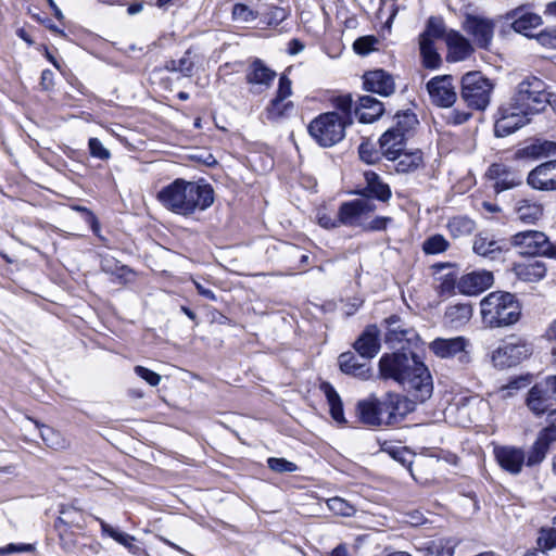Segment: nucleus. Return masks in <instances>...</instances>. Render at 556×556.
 <instances>
[{
    "mask_svg": "<svg viewBox=\"0 0 556 556\" xmlns=\"http://www.w3.org/2000/svg\"><path fill=\"white\" fill-rule=\"evenodd\" d=\"M380 331L376 325H369L354 343L355 351L365 358L375 357L380 350Z\"/></svg>",
    "mask_w": 556,
    "mask_h": 556,
    "instance_id": "obj_25",
    "label": "nucleus"
},
{
    "mask_svg": "<svg viewBox=\"0 0 556 556\" xmlns=\"http://www.w3.org/2000/svg\"><path fill=\"white\" fill-rule=\"evenodd\" d=\"M379 372L383 379H393L403 386L418 402H425L432 394L430 372L414 353L382 355L379 361Z\"/></svg>",
    "mask_w": 556,
    "mask_h": 556,
    "instance_id": "obj_1",
    "label": "nucleus"
},
{
    "mask_svg": "<svg viewBox=\"0 0 556 556\" xmlns=\"http://www.w3.org/2000/svg\"><path fill=\"white\" fill-rule=\"evenodd\" d=\"M317 222L318 224L326 228V229H332V228H337L340 226V223H339V213L337 214V216L334 218H332L331 216H329L326 212H323V211H319L317 213Z\"/></svg>",
    "mask_w": 556,
    "mask_h": 556,
    "instance_id": "obj_63",
    "label": "nucleus"
},
{
    "mask_svg": "<svg viewBox=\"0 0 556 556\" xmlns=\"http://www.w3.org/2000/svg\"><path fill=\"white\" fill-rule=\"evenodd\" d=\"M418 124L416 115L412 112L397 113L394 116V124L387 130L403 135V138L407 139L410 131Z\"/></svg>",
    "mask_w": 556,
    "mask_h": 556,
    "instance_id": "obj_39",
    "label": "nucleus"
},
{
    "mask_svg": "<svg viewBox=\"0 0 556 556\" xmlns=\"http://www.w3.org/2000/svg\"><path fill=\"white\" fill-rule=\"evenodd\" d=\"M536 544L542 552L549 551L556 547V529H541L536 540Z\"/></svg>",
    "mask_w": 556,
    "mask_h": 556,
    "instance_id": "obj_52",
    "label": "nucleus"
},
{
    "mask_svg": "<svg viewBox=\"0 0 556 556\" xmlns=\"http://www.w3.org/2000/svg\"><path fill=\"white\" fill-rule=\"evenodd\" d=\"M482 323L489 328H503L516 324L521 307L509 292H491L480 302Z\"/></svg>",
    "mask_w": 556,
    "mask_h": 556,
    "instance_id": "obj_3",
    "label": "nucleus"
},
{
    "mask_svg": "<svg viewBox=\"0 0 556 556\" xmlns=\"http://www.w3.org/2000/svg\"><path fill=\"white\" fill-rule=\"evenodd\" d=\"M336 112L339 113L340 119H343L348 126L353 123V100L350 94L339 96L332 101Z\"/></svg>",
    "mask_w": 556,
    "mask_h": 556,
    "instance_id": "obj_44",
    "label": "nucleus"
},
{
    "mask_svg": "<svg viewBox=\"0 0 556 556\" xmlns=\"http://www.w3.org/2000/svg\"><path fill=\"white\" fill-rule=\"evenodd\" d=\"M156 199L166 210L188 217L205 211L214 203V189L204 180L177 178L162 188Z\"/></svg>",
    "mask_w": 556,
    "mask_h": 556,
    "instance_id": "obj_2",
    "label": "nucleus"
},
{
    "mask_svg": "<svg viewBox=\"0 0 556 556\" xmlns=\"http://www.w3.org/2000/svg\"><path fill=\"white\" fill-rule=\"evenodd\" d=\"M515 213L520 222L533 224L542 216L543 207L538 202L522 199L516 202Z\"/></svg>",
    "mask_w": 556,
    "mask_h": 556,
    "instance_id": "obj_34",
    "label": "nucleus"
},
{
    "mask_svg": "<svg viewBox=\"0 0 556 556\" xmlns=\"http://www.w3.org/2000/svg\"><path fill=\"white\" fill-rule=\"evenodd\" d=\"M343 119L338 112H326L315 117L307 127L311 137L324 148H329L340 142L345 137Z\"/></svg>",
    "mask_w": 556,
    "mask_h": 556,
    "instance_id": "obj_5",
    "label": "nucleus"
},
{
    "mask_svg": "<svg viewBox=\"0 0 556 556\" xmlns=\"http://www.w3.org/2000/svg\"><path fill=\"white\" fill-rule=\"evenodd\" d=\"M292 83L287 75L282 74L279 78L276 96L266 106L265 113L269 121H278L291 115L294 104L288 98L292 94Z\"/></svg>",
    "mask_w": 556,
    "mask_h": 556,
    "instance_id": "obj_11",
    "label": "nucleus"
},
{
    "mask_svg": "<svg viewBox=\"0 0 556 556\" xmlns=\"http://www.w3.org/2000/svg\"><path fill=\"white\" fill-rule=\"evenodd\" d=\"M364 88L382 97L391 96L395 90L393 77L383 70H376L364 75Z\"/></svg>",
    "mask_w": 556,
    "mask_h": 556,
    "instance_id": "obj_23",
    "label": "nucleus"
},
{
    "mask_svg": "<svg viewBox=\"0 0 556 556\" xmlns=\"http://www.w3.org/2000/svg\"><path fill=\"white\" fill-rule=\"evenodd\" d=\"M406 139L403 135L393 131H384L379 139V148L382 156L389 161L394 160L401 152L404 151Z\"/></svg>",
    "mask_w": 556,
    "mask_h": 556,
    "instance_id": "obj_31",
    "label": "nucleus"
},
{
    "mask_svg": "<svg viewBox=\"0 0 556 556\" xmlns=\"http://www.w3.org/2000/svg\"><path fill=\"white\" fill-rule=\"evenodd\" d=\"M194 67L192 51L187 50L179 60H170L166 64V68L173 72H179L184 76H190Z\"/></svg>",
    "mask_w": 556,
    "mask_h": 556,
    "instance_id": "obj_43",
    "label": "nucleus"
},
{
    "mask_svg": "<svg viewBox=\"0 0 556 556\" xmlns=\"http://www.w3.org/2000/svg\"><path fill=\"white\" fill-rule=\"evenodd\" d=\"M135 372L138 377L146 380L150 386L156 387L161 381V376L143 366H136Z\"/></svg>",
    "mask_w": 556,
    "mask_h": 556,
    "instance_id": "obj_58",
    "label": "nucleus"
},
{
    "mask_svg": "<svg viewBox=\"0 0 556 556\" xmlns=\"http://www.w3.org/2000/svg\"><path fill=\"white\" fill-rule=\"evenodd\" d=\"M446 228L450 235L457 239L471 235L476 228V224L471 218L458 215L447 220Z\"/></svg>",
    "mask_w": 556,
    "mask_h": 556,
    "instance_id": "obj_38",
    "label": "nucleus"
},
{
    "mask_svg": "<svg viewBox=\"0 0 556 556\" xmlns=\"http://www.w3.org/2000/svg\"><path fill=\"white\" fill-rule=\"evenodd\" d=\"M260 17L269 26H277L287 18V11L283 8L269 4L260 5Z\"/></svg>",
    "mask_w": 556,
    "mask_h": 556,
    "instance_id": "obj_41",
    "label": "nucleus"
},
{
    "mask_svg": "<svg viewBox=\"0 0 556 556\" xmlns=\"http://www.w3.org/2000/svg\"><path fill=\"white\" fill-rule=\"evenodd\" d=\"M359 157L366 162L367 164H375L380 160L381 151L377 150L375 146L369 142L365 141L362 142L358 148Z\"/></svg>",
    "mask_w": 556,
    "mask_h": 556,
    "instance_id": "obj_53",
    "label": "nucleus"
},
{
    "mask_svg": "<svg viewBox=\"0 0 556 556\" xmlns=\"http://www.w3.org/2000/svg\"><path fill=\"white\" fill-rule=\"evenodd\" d=\"M88 146L91 156L100 160L110 159V151L102 144V142L98 138H90Z\"/></svg>",
    "mask_w": 556,
    "mask_h": 556,
    "instance_id": "obj_56",
    "label": "nucleus"
},
{
    "mask_svg": "<svg viewBox=\"0 0 556 556\" xmlns=\"http://www.w3.org/2000/svg\"><path fill=\"white\" fill-rule=\"evenodd\" d=\"M328 508L336 515L350 517L355 514V508L341 497H332L327 501Z\"/></svg>",
    "mask_w": 556,
    "mask_h": 556,
    "instance_id": "obj_51",
    "label": "nucleus"
},
{
    "mask_svg": "<svg viewBox=\"0 0 556 556\" xmlns=\"http://www.w3.org/2000/svg\"><path fill=\"white\" fill-rule=\"evenodd\" d=\"M494 84L481 72H468L462 78L460 97L471 109L483 111L490 103Z\"/></svg>",
    "mask_w": 556,
    "mask_h": 556,
    "instance_id": "obj_6",
    "label": "nucleus"
},
{
    "mask_svg": "<svg viewBox=\"0 0 556 556\" xmlns=\"http://www.w3.org/2000/svg\"><path fill=\"white\" fill-rule=\"evenodd\" d=\"M387 332L386 343L395 349L397 345L406 342L408 345L418 339V334L414 329L404 328L401 319L396 315H392L386 319Z\"/></svg>",
    "mask_w": 556,
    "mask_h": 556,
    "instance_id": "obj_21",
    "label": "nucleus"
},
{
    "mask_svg": "<svg viewBox=\"0 0 556 556\" xmlns=\"http://www.w3.org/2000/svg\"><path fill=\"white\" fill-rule=\"evenodd\" d=\"M471 116V113L469 112H466V111H457V110H454L452 112L448 113L447 115V123L450 124H453V125H460L465 122H467Z\"/></svg>",
    "mask_w": 556,
    "mask_h": 556,
    "instance_id": "obj_64",
    "label": "nucleus"
},
{
    "mask_svg": "<svg viewBox=\"0 0 556 556\" xmlns=\"http://www.w3.org/2000/svg\"><path fill=\"white\" fill-rule=\"evenodd\" d=\"M268 467L275 472H293L298 470V466L286 458L270 457L267 460Z\"/></svg>",
    "mask_w": 556,
    "mask_h": 556,
    "instance_id": "obj_54",
    "label": "nucleus"
},
{
    "mask_svg": "<svg viewBox=\"0 0 556 556\" xmlns=\"http://www.w3.org/2000/svg\"><path fill=\"white\" fill-rule=\"evenodd\" d=\"M547 452L548 448L543 443L534 441L528 453H526V466L533 467L541 464L545 459Z\"/></svg>",
    "mask_w": 556,
    "mask_h": 556,
    "instance_id": "obj_50",
    "label": "nucleus"
},
{
    "mask_svg": "<svg viewBox=\"0 0 556 556\" xmlns=\"http://www.w3.org/2000/svg\"><path fill=\"white\" fill-rule=\"evenodd\" d=\"M531 354L530 343L519 338H513L491 353V362L495 368L504 369L516 366Z\"/></svg>",
    "mask_w": 556,
    "mask_h": 556,
    "instance_id": "obj_7",
    "label": "nucleus"
},
{
    "mask_svg": "<svg viewBox=\"0 0 556 556\" xmlns=\"http://www.w3.org/2000/svg\"><path fill=\"white\" fill-rule=\"evenodd\" d=\"M431 101L439 105L448 108L456 101V92L451 76H437L427 84Z\"/></svg>",
    "mask_w": 556,
    "mask_h": 556,
    "instance_id": "obj_14",
    "label": "nucleus"
},
{
    "mask_svg": "<svg viewBox=\"0 0 556 556\" xmlns=\"http://www.w3.org/2000/svg\"><path fill=\"white\" fill-rule=\"evenodd\" d=\"M486 176L494 181L493 189L496 193L510 190L522 182L520 173L504 164H492L486 172Z\"/></svg>",
    "mask_w": 556,
    "mask_h": 556,
    "instance_id": "obj_15",
    "label": "nucleus"
},
{
    "mask_svg": "<svg viewBox=\"0 0 556 556\" xmlns=\"http://www.w3.org/2000/svg\"><path fill=\"white\" fill-rule=\"evenodd\" d=\"M498 466L510 475H519L526 466V452L521 447L503 445L494 447Z\"/></svg>",
    "mask_w": 556,
    "mask_h": 556,
    "instance_id": "obj_13",
    "label": "nucleus"
},
{
    "mask_svg": "<svg viewBox=\"0 0 556 556\" xmlns=\"http://www.w3.org/2000/svg\"><path fill=\"white\" fill-rule=\"evenodd\" d=\"M457 287L456 276L454 274H446L440 277L438 290L440 294L451 293Z\"/></svg>",
    "mask_w": 556,
    "mask_h": 556,
    "instance_id": "obj_62",
    "label": "nucleus"
},
{
    "mask_svg": "<svg viewBox=\"0 0 556 556\" xmlns=\"http://www.w3.org/2000/svg\"><path fill=\"white\" fill-rule=\"evenodd\" d=\"M366 186L356 190L354 193L361 198H375L379 201L387 202L391 198V189L384 184L379 175L375 172H366L364 174Z\"/></svg>",
    "mask_w": 556,
    "mask_h": 556,
    "instance_id": "obj_26",
    "label": "nucleus"
},
{
    "mask_svg": "<svg viewBox=\"0 0 556 556\" xmlns=\"http://www.w3.org/2000/svg\"><path fill=\"white\" fill-rule=\"evenodd\" d=\"M450 248V242L442 235H433L422 242V251L428 255H434L445 252Z\"/></svg>",
    "mask_w": 556,
    "mask_h": 556,
    "instance_id": "obj_46",
    "label": "nucleus"
},
{
    "mask_svg": "<svg viewBox=\"0 0 556 556\" xmlns=\"http://www.w3.org/2000/svg\"><path fill=\"white\" fill-rule=\"evenodd\" d=\"M510 244L522 255L538 256L548 249V237L539 230H525L510 238Z\"/></svg>",
    "mask_w": 556,
    "mask_h": 556,
    "instance_id": "obj_12",
    "label": "nucleus"
},
{
    "mask_svg": "<svg viewBox=\"0 0 556 556\" xmlns=\"http://www.w3.org/2000/svg\"><path fill=\"white\" fill-rule=\"evenodd\" d=\"M384 112L383 103L371 96H363L355 108V115L361 123H372Z\"/></svg>",
    "mask_w": 556,
    "mask_h": 556,
    "instance_id": "obj_30",
    "label": "nucleus"
},
{
    "mask_svg": "<svg viewBox=\"0 0 556 556\" xmlns=\"http://www.w3.org/2000/svg\"><path fill=\"white\" fill-rule=\"evenodd\" d=\"M549 92L545 81L536 76L525 77L516 87L510 101L529 115L542 112L548 102Z\"/></svg>",
    "mask_w": 556,
    "mask_h": 556,
    "instance_id": "obj_4",
    "label": "nucleus"
},
{
    "mask_svg": "<svg viewBox=\"0 0 556 556\" xmlns=\"http://www.w3.org/2000/svg\"><path fill=\"white\" fill-rule=\"evenodd\" d=\"M383 400L368 399L359 401L357 404V415L359 420L368 426L387 425L384 415Z\"/></svg>",
    "mask_w": 556,
    "mask_h": 556,
    "instance_id": "obj_24",
    "label": "nucleus"
},
{
    "mask_svg": "<svg viewBox=\"0 0 556 556\" xmlns=\"http://www.w3.org/2000/svg\"><path fill=\"white\" fill-rule=\"evenodd\" d=\"M101 268L103 271L117 275L118 277H123L126 271H129L126 266L119 265V263L113 257H103L101 261Z\"/></svg>",
    "mask_w": 556,
    "mask_h": 556,
    "instance_id": "obj_55",
    "label": "nucleus"
},
{
    "mask_svg": "<svg viewBox=\"0 0 556 556\" xmlns=\"http://www.w3.org/2000/svg\"><path fill=\"white\" fill-rule=\"evenodd\" d=\"M470 340L458 336L454 338H437L429 343V350L439 358L458 357V362L467 365L471 362Z\"/></svg>",
    "mask_w": 556,
    "mask_h": 556,
    "instance_id": "obj_8",
    "label": "nucleus"
},
{
    "mask_svg": "<svg viewBox=\"0 0 556 556\" xmlns=\"http://www.w3.org/2000/svg\"><path fill=\"white\" fill-rule=\"evenodd\" d=\"M473 314L470 303L451 304L445 308L442 323L450 329H459L467 325Z\"/></svg>",
    "mask_w": 556,
    "mask_h": 556,
    "instance_id": "obj_27",
    "label": "nucleus"
},
{
    "mask_svg": "<svg viewBox=\"0 0 556 556\" xmlns=\"http://www.w3.org/2000/svg\"><path fill=\"white\" fill-rule=\"evenodd\" d=\"M40 437L48 447L62 450L67 446V442L62 434L50 427L42 426Z\"/></svg>",
    "mask_w": 556,
    "mask_h": 556,
    "instance_id": "obj_48",
    "label": "nucleus"
},
{
    "mask_svg": "<svg viewBox=\"0 0 556 556\" xmlns=\"http://www.w3.org/2000/svg\"><path fill=\"white\" fill-rule=\"evenodd\" d=\"M528 184L538 190H556V160L545 162L533 168L527 178Z\"/></svg>",
    "mask_w": 556,
    "mask_h": 556,
    "instance_id": "obj_19",
    "label": "nucleus"
},
{
    "mask_svg": "<svg viewBox=\"0 0 556 556\" xmlns=\"http://www.w3.org/2000/svg\"><path fill=\"white\" fill-rule=\"evenodd\" d=\"M390 222H391L390 217H383V216H376L370 220L368 218L363 230L364 231L384 230Z\"/></svg>",
    "mask_w": 556,
    "mask_h": 556,
    "instance_id": "obj_60",
    "label": "nucleus"
},
{
    "mask_svg": "<svg viewBox=\"0 0 556 556\" xmlns=\"http://www.w3.org/2000/svg\"><path fill=\"white\" fill-rule=\"evenodd\" d=\"M320 390L327 399L331 417L339 424L345 422L341 397L332 384L324 381L320 383Z\"/></svg>",
    "mask_w": 556,
    "mask_h": 556,
    "instance_id": "obj_35",
    "label": "nucleus"
},
{
    "mask_svg": "<svg viewBox=\"0 0 556 556\" xmlns=\"http://www.w3.org/2000/svg\"><path fill=\"white\" fill-rule=\"evenodd\" d=\"M394 168L397 173L407 174L415 172L424 164V156L420 150L403 151L394 160Z\"/></svg>",
    "mask_w": 556,
    "mask_h": 556,
    "instance_id": "obj_33",
    "label": "nucleus"
},
{
    "mask_svg": "<svg viewBox=\"0 0 556 556\" xmlns=\"http://www.w3.org/2000/svg\"><path fill=\"white\" fill-rule=\"evenodd\" d=\"M505 18L511 21V27L515 31L525 36H531L530 31L542 24V17L526 7H518L506 13Z\"/></svg>",
    "mask_w": 556,
    "mask_h": 556,
    "instance_id": "obj_20",
    "label": "nucleus"
},
{
    "mask_svg": "<svg viewBox=\"0 0 556 556\" xmlns=\"http://www.w3.org/2000/svg\"><path fill=\"white\" fill-rule=\"evenodd\" d=\"M339 366L342 372L362 380H366L370 376L368 365L366 363H359L357 357L351 352L342 353L339 356Z\"/></svg>",
    "mask_w": 556,
    "mask_h": 556,
    "instance_id": "obj_32",
    "label": "nucleus"
},
{
    "mask_svg": "<svg viewBox=\"0 0 556 556\" xmlns=\"http://www.w3.org/2000/svg\"><path fill=\"white\" fill-rule=\"evenodd\" d=\"M260 17V7L256 10L247 4L236 3L232 8V18L241 23H251Z\"/></svg>",
    "mask_w": 556,
    "mask_h": 556,
    "instance_id": "obj_49",
    "label": "nucleus"
},
{
    "mask_svg": "<svg viewBox=\"0 0 556 556\" xmlns=\"http://www.w3.org/2000/svg\"><path fill=\"white\" fill-rule=\"evenodd\" d=\"M276 78V72L256 59L249 66L245 75L247 83L251 86V91L261 93L270 88Z\"/></svg>",
    "mask_w": 556,
    "mask_h": 556,
    "instance_id": "obj_16",
    "label": "nucleus"
},
{
    "mask_svg": "<svg viewBox=\"0 0 556 556\" xmlns=\"http://www.w3.org/2000/svg\"><path fill=\"white\" fill-rule=\"evenodd\" d=\"M529 114L517 109L514 102L502 104L496 113L494 134L496 137H506L528 124Z\"/></svg>",
    "mask_w": 556,
    "mask_h": 556,
    "instance_id": "obj_10",
    "label": "nucleus"
},
{
    "mask_svg": "<svg viewBox=\"0 0 556 556\" xmlns=\"http://www.w3.org/2000/svg\"><path fill=\"white\" fill-rule=\"evenodd\" d=\"M444 35V23L440 17H430L426 29L420 34V40L435 41Z\"/></svg>",
    "mask_w": 556,
    "mask_h": 556,
    "instance_id": "obj_47",
    "label": "nucleus"
},
{
    "mask_svg": "<svg viewBox=\"0 0 556 556\" xmlns=\"http://www.w3.org/2000/svg\"><path fill=\"white\" fill-rule=\"evenodd\" d=\"M457 543L453 539H438L431 541L427 551L428 556H453Z\"/></svg>",
    "mask_w": 556,
    "mask_h": 556,
    "instance_id": "obj_42",
    "label": "nucleus"
},
{
    "mask_svg": "<svg viewBox=\"0 0 556 556\" xmlns=\"http://www.w3.org/2000/svg\"><path fill=\"white\" fill-rule=\"evenodd\" d=\"M376 210L371 199L358 198L343 202L339 207L340 226L358 227L363 230L370 214Z\"/></svg>",
    "mask_w": 556,
    "mask_h": 556,
    "instance_id": "obj_9",
    "label": "nucleus"
},
{
    "mask_svg": "<svg viewBox=\"0 0 556 556\" xmlns=\"http://www.w3.org/2000/svg\"><path fill=\"white\" fill-rule=\"evenodd\" d=\"M515 273L523 281L535 282L545 277L546 267L544 263L534 261L527 264H518L515 267Z\"/></svg>",
    "mask_w": 556,
    "mask_h": 556,
    "instance_id": "obj_37",
    "label": "nucleus"
},
{
    "mask_svg": "<svg viewBox=\"0 0 556 556\" xmlns=\"http://www.w3.org/2000/svg\"><path fill=\"white\" fill-rule=\"evenodd\" d=\"M445 40L448 49L446 59L450 62L463 61L473 52L470 42L458 31H448Z\"/></svg>",
    "mask_w": 556,
    "mask_h": 556,
    "instance_id": "obj_29",
    "label": "nucleus"
},
{
    "mask_svg": "<svg viewBox=\"0 0 556 556\" xmlns=\"http://www.w3.org/2000/svg\"><path fill=\"white\" fill-rule=\"evenodd\" d=\"M387 425H396L415 409V403L399 394L389 393L383 400Z\"/></svg>",
    "mask_w": 556,
    "mask_h": 556,
    "instance_id": "obj_17",
    "label": "nucleus"
},
{
    "mask_svg": "<svg viewBox=\"0 0 556 556\" xmlns=\"http://www.w3.org/2000/svg\"><path fill=\"white\" fill-rule=\"evenodd\" d=\"M419 49L425 67L434 70L440 66L441 58L440 54L437 52L433 41L419 39Z\"/></svg>",
    "mask_w": 556,
    "mask_h": 556,
    "instance_id": "obj_40",
    "label": "nucleus"
},
{
    "mask_svg": "<svg viewBox=\"0 0 556 556\" xmlns=\"http://www.w3.org/2000/svg\"><path fill=\"white\" fill-rule=\"evenodd\" d=\"M493 283L491 271H471L464 275L457 282V289L466 295H476L490 288Z\"/></svg>",
    "mask_w": 556,
    "mask_h": 556,
    "instance_id": "obj_22",
    "label": "nucleus"
},
{
    "mask_svg": "<svg viewBox=\"0 0 556 556\" xmlns=\"http://www.w3.org/2000/svg\"><path fill=\"white\" fill-rule=\"evenodd\" d=\"M98 521L101 526L103 534L111 536L117 543L122 544L123 546L129 549L134 546V542L136 541L135 536L111 527L109 523H106L104 520L100 518H98Z\"/></svg>",
    "mask_w": 556,
    "mask_h": 556,
    "instance_id": "obj_45",
    "label": "nucleus"
},
{
    "mask_svg": "<svg viewBox=\"0 0 556 556\" xmlns=\"http://www.w3.org/2000/svg\"><path fill=\"white\" fill-rule=\"evenodd\" d=\"M535 441L543 443L544 446L549 450L551 444L556 442V427L548 425L542 429Z\"/></svg>",
    "mask_w": 556,
    "mask_h": 556,
    "instance_id": "obj_59",
    "label": "nucleus"
},
{
    "mask_svg": "<svg viewBox=\"0 0 556 556\" xmlns=\"http://www.w3.org/2000/svg\"><path fill=\"white\" fill-rule=\"evenodd\" d=\"M377 40L374 37H361L354 41L353 48L357 54L366 55L374 50V45Z\"/></svg>",
    "mask_w": 556,
    "mask_h": 556,
    "instance_id": "obj_57",
    "label": "nucleus"
},
{
    "mask_svg": "<svg viewBox=\"0 0 556 556\" xmlns=\"http://www.w3.org/2000/svg\"><path fill=\"white\" fill-rule=\"evenodd\" d=\"M536 38L542 46L556 49V27L542 30Z\"/></svg>",
    "mask_w": 556,
    "mask_h": 556,
    "instance_id": "obj_61",
    "label": "nucleus"
},
{
    "mask_svg": "<svg viewBox=\"0 0 556 556\" xmlns=\"http://www.w3.org/2000/svg\"><path fill=\"white\" fill-rule=\"evenodd\" d=\"M464 29L473 37L480 48H488L494 33L492 21L479 16L468 15L464 22Z\"/></svg>",
    "mask_w": 556,
    "mask_h": 556,
    "instance_id": "obj_18",
    "label": "nucleus"
},
{
    "mask_svg": "<svg viewBox=\"0 0 556 556\" xmlns=\"http://www.w3.org/2000/svg\"><path fill=\"white\" fill-rule=\"evenodd\" d=\"M472 249L478 255L490 260L500 257L503 252L497 240L481 235L475 238Z\"/></svg>",
    "mask_w": 556,
    "mask_h": 556,
    "instance_id": "obj_36",
    "label": "nucleus"
},
{
    "mask_svg": "<svg viewBox=\"0 0 556 556\" xmlns=\"http://www.w3.org/2000/svg\"><path fill=\"white\" fill-rule=\"evenodd\" d=\"M552 400H554V396L551 391L546 389L545 381L543 379L530 389L527 397V405L535 415H542L552 405Z\"/></svg>",
    "mask_w": 556,
    "mask_h": 556,
    "instance_id": "obj_28",
    "label": "nucleus"
}]
</instances>
